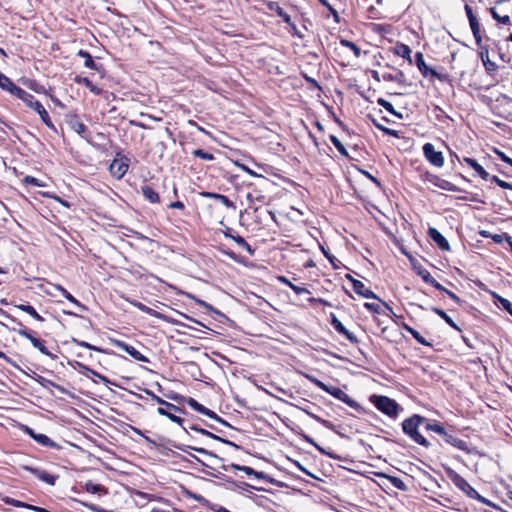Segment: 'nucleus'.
Here are the masks:
<instances>
[{
    "label": "nucleus",
    "mask_w": 512,
    "mask_h": 512,
    "mask_svg": "<svg viewBox=\"0 0 512 512\" xmlns=\"http://www.w3.org/2000/svg\"><path fill=\"white\" fill-rule=\"evenodd\" d=\"M275 8H274V4H271L270 5V8L275 10L277 15L280 16L284 22L286 23H290L291 22V17L277 4H275Z\"/></svg>",
    "instance_id": "38"
},
{
    "label": "nucleus",
    "mask_w": 512,
    "mask_h": 512,
    "mask_svg": "<svg viewBox=\"0 0 512 512\" xmlns=\"http://www.w3.org/2000/svg\"><path fill=\"white\" fill-rule=\"evenodd\" d=\"M36 442L39 444L46 446V447H54L55 443L45 434L37 433L35 439Z\"/></svg>",
    "instance_id": "31"
},
{
    "label": "nucleus",
    "mask_w": 512,
    "mask_h": 512,
    "mask_svg": "<svg viewBox=\"0 0 512 512\" xmlns=\"http://www.w3.org/2000/svg\"><path fill=\"white\" fill-rule=\"evenodd\" d=\"M280 280L287 284L296 294L300 295L303 293H308V290L305 287L297 286L292 284L289 280H287L285 277H281Z\"/></svg>",
    "instance_id": "35"
},
{
    "label": "nucleus",
    "mask_w": 512,
    "mask_h": 512,
    "mask_svg": "<svg viewBox=\"0 0 512 512\" xmlns=\"http://www.w3.org/2000/svg\"><path fill=\"white\" fill-rule=\"evenodd\" d=\"M23 181H24V183L29 184V185H34V186H38V187L45 186L44 182H42L41 180H39L33 176H26Z\"/></svg>",
    "instance_id": "40"
},
{
    "label": "nucleus",
    "mask_w": 512,
    "mask_h": 512,
    "mask_svg": "<svg viewBox=\"0 0 512 512\" xmlns=\"http://www.w3.org/2000/svg\"><path fill=\"white\" fill-rule=\"evenodd\" d=\"M445 292H446V293H447V295H448L451 299H453L454 301H456V302H459V301H460L459 297H458L456 294H454L453 292H450V291H448V290H446Z\"/></svg>",
    "instance_id": "61"
},
{
    "label": "nucleus",
    "mask_w": 512,
    "mask_h": 512,
    "mask_svg": "<svg viewBox=\"0 0 512 512\" xmlns=\"http://www.w3.org/2000/svg\"><path fill=\"white\" fill-rule=\"evenodd\" d=\"M415 59H416V65L418 67V69L421 71V73L424 75V76H427L429 73L435 77L438 76V73L432 69V68H429L426 63H425V60H424V56L421 52H417L416 55H415Z\"/></svg>",
    "instance_id": "16"
},
{
    "label": "nucleus",
    "mask_w": 512,
    "mask_h": 512,
    "mask_svg": "<svg viewBox=\"0 0 512 512\" xmlns=\"http://www.w3.org/2000/svg\"><path fill=\"white\" fill-rule=\"evenodd\" d=\"M232 466L235 469H238V470H241V471L245 472L247 475H254L257 478H262L264 476L263 472L255 471L254 469H252V468H250L248 466H240V465H237V464H233Z\"/></svg>",
    "instance_id": "30"
},
{
    "label": "nucleus",
    "mask_w": 512,
    "mask_h": 512,
    "mask_svg": "<svg viewBox=\"0 0 512 512\" xmlns=\"http://www.w3.org/2000/svg\"><path fill=\"white\" fill-rule=\"evenodd\" d=\"M195 430L199 431L201 434L203 435H206V436H209L211 438H214V439H217V440H222L220 437L212 434L211 432L207 431V430H204V429H197V428H194Z\"/></svg>",
    "instance_id": "53"
},
{
    "label": "nucleus",
    "mask_w": 512,
    "mask_h": 512,
    "mask_svg": "<svg viewBox=\"0 0 512 512\" xmlns=\"http://www.w3.org/2000/svg\"><path fill=\"white\" fill-rule=\"evenodd\" d=\"M188 296H189L190 298L194 299V300H195L199 305H201V306H203V307H205V308H207V309H210V308H211V306H210L209 304H207L205 301L200 300V299H196L194 296H191L190 294H188Z\"/></svg>",
    "instance_id": "54"
},
{
    "label": "nucleus",
    "mask_w": 512,
    "mask_h": 512,
    "mask_svg": "<svg viewBox=\"0 0 512 512\" xmlns=\"http://www.w3.org/2000/svg\"><path fill=\"white\" fill-rule=\"evenodd\" d=\"M469 24H470V28L473 33V36L475 38L476 44L478 46H481L482 37H481V33H480V24H479L478 20L474 21L472 23H469Z\"/></svg>",
    "instance_id": "27"
},
{
    "label": "nucleus",
    "mask_w": 512,
    "mask_h": 512,
    "mask_svg": "<svg viewBox=\"0 0 512 512\" xmlns=\"http://www.w3.org/2000/svg\"><path fill=\"white\" fill-rule=\"evenodd\" d=\"M479 47H480L479 57H480L481 61L488 59L489 58L488 47L482 46V45Z\"/></svg>",
    "instance_id": "47"
},
{
    "label": "nucleus",
    "mask_w": 512,
    "mask_h": 512,
    "mask_svg": "<svg viewBox=\"0 0 512 512\" xmlns=\"http://www.w3.org/2000/svg\"><path fill=\"white\" fill-rule=\"evenodd\" d=\"M493 297L496 300L495 303L498 306H502L512 316V303L508 299L503 298L495 293H493Z\"/></svg>",
    "instance_id": "25"
},
{
    "label": "nucleus",
    "mask_w": 512,
    "mask_h": 512,
    "mask_svg": "<svg viewBox=\"0 0 512 512\" xmlns=\"http://www.w3.org/2000/svg\"><path fill=\"white\" fill-rule=\"evenodd\" d=\"M433 311L437 315H439L449 326H451L454 329L459 330L456 323L452 320V318L450 316L447 315V313L445 311H443L442 309H439V308H433Z\"/></svg>",
    "instance_id": "28"
},
{
    "label": "nucleus",
    "mask_w": 512,
    "mask_h": 512,
    "mask_svg": "<svg viewBox=\"0 0 512 512\" xmlns=\"http://www.w3.org/2000/svg\"><path fill=\"white\" fill-rule=\"evenodd\" d=\"M448 475L451 481L454 483V485L457 486L460 490L465 492L470 497L477 498L484 502V499L462 476H460L458 473L454 471H449Z\"/></svg>",
    "instance_id": "5"
},
{
    "label": "nucleus",
    "mask_w": 512,
    "mask_h": 512,
    "mask_svg": "<svg viewBox=\"0 0 512 512\" xmlns=\"http://www.w3.org/2000/svg\"><path fill=\"white\" fill-rule=\"evenodd\" d=\"M425 418L414 415L409 419H406L403 424V431L409 435L416 443L428 446L427 440L418 432V427L423 426Z\"/></svg>",
    "instance_id": "2"
},
{
    "label": "nucleus",
    "mask_w": 512,
    "mask_h": 512,
    "mask_svg": "<svg viewBox=\"0 0 512 512\" xmlns=\"http://www.w3.org/2000/svg\"><path fill=\"white\" fill-rule=\"evenodd\" d=\"M492 17L498 21L499 23H502L504 25L510 24V17L508 15L501 16L497 13V11L494 8L490 9Z\"/></svg>",
    "instance_id": "36"
},
{
    "label": "nucleus",
    "mask_w": 512,
    "mask_h": 512,
    "mask_svg": "<svg viewBox=\"0 0 512 512\" xmlns=\"http://www.w3.org/2000/svg\"><path fill=\"white\" fill-rule=\"evenodd\" d=\"M332 325L335 328L336 331H338L340 334L344 335L347 339L354 341L355 337L353 334H351L345 326L342 324L340 320H338L336 317H333L332 319Z\"/></svg>",
    "instance_id": "21"
},
{
    "label": "nucleus",
    "mask_w": 512,
    "mask_h": 512,
    "mask_svg": "<svg viewBox=\"0 0 512 512\" xmlns=\"http://www.w3.org/2000/svg\"><path fill=\"white\" fill-rule=\"evenodd\" d=\"M151 395H152V398H153L157 403H159V404H161V405L166 406V408H168L169 410H173V411H179V410H180L176 405H174V404H172V403H169V402H167V401L163 400L162 398H160V397H158V396H156V395H154V394H151Z\"/></svg>",
    "instance_id": "39"
},
{
    "label": "nucleus",
    "mask_w": 512,
    "mask_h": 512,
    "mask_svg": "<svg viewBox=\"0 0 512 512\" xmlns=\"http://www.w3.org/2000/svg\"><path fill=\"white\" fill-rule=\"evenodd\" d=\"M187 403L193 410L220 421V418L213 411L198 403L195 399L190 398Z\"/></svg>",
    "instance_id": "15"
},
{
    "label": "nucleus",
    "mask_w": 512,
    "mask_h": 512,
    "mask_svg": "<svg viewBox=\"0 0 512 512\" xmlns=\"http://www.w3.org/2000/svg\"><path fill=\"white\" fill-rule=\"evenodd\" d=\"M431 284L438 290L440 291H446V289L440 284L438 283L435 279L433 281H431Z\"/></svg>",
    "instance_id": "60"
},
{
    "label": "nucleus",
    "mask_w": 512,
    "mask_h": 512,
    "mask_svg": "<svg viewBox=\"0 0 512 512\" xmlns=\"http://www.w3.org/2000/svg\"><path fill=\"white\" fill-rule=\"evenodd\" d=\"M111 343L120 348L121 350L128 353L131 357H133L135 360L140 362H149V359L144 356L142 353H140L137 349H135L133 346L128 345L127 343L117 340V339H111Z\"/></svg>",
    "instance_id": "8"
},
{
    "label": "nucleus",
    "mask_w": 512,
    "mask_h": 512,
    "mask_svg": "<svg viewBox=\"0 0 512 512\" xmlns=\"http://www.w3.org/2000/svg\"><path fill=\"white\" fill-rule=\"evenodd\" d=\"M77 82L87 87L92 93L96 95H99L102 92V89L95 86L88 78H80L77 80Z\"/></svg>",
    "instance_id": "29"
},
{
    "label": "nucleus",
    "mask_w": 512,
    "mask_h": 512,
    "mask_svg": "<svg viewBox=\"0 0 512 512\" xmlns=\"http://www.w3.org/2000/svg\"><path fill=\"white\" fill-rule=\"evenodd\" d=\"M330 140L333 143V145L335 146V148L338 150L339 153H341L342 155H345V156L348 154L346 148L344 147V145L341 143V141L336 136L331 135Z\"/></svg>",
    "instance_id": "37"
},
{
    "label": "nucleus",
    "mask_w": 512,
    "mask_h": 512,
    "mask_svg": "<svg viewBox=\"0 0 512 512\" xmlns=\"http://www.w3.org/2000/svg\"><path fill=\"white\" fill-rule=\"evenodd\" d=\"M482 63L488 73L494 72L497 69L496 63L491 61L490 58L482 61Z\"/></svg>",
    "instance_id": "44"
},
{
    "label": "nucleus",
    "mask_w": 512,
    "mask_h": 512,
    "mask_svg": "<svg viewBox=\"0 0 512 512\" xmlns=\"http://www.w3.org/2000/svg\"><path fill=\"white\" fill-rule=\"evenodd\" d=\"M507 237L506 234H495L492 236V239L495 243H502L504 239L507 240Z\"/></svg>",
    "instance_id": "50"
},
{
    "label": "nucleus",
    "mask_w": 512,
    "mask_h": 512,
    "mask_svg": "<svg viewBox=\"0 0 512 512\" xmlns=\"http://www.w3.org/2000/svg\"><path fill=\"white\" fill-rule=\"evenodd\" d=\"M78 345L81 346V347H84V348H87V349H92V350H96V351H101L99 348L89 344L88 342H85V341H80L78 342Z\"/></svg>",
    "instance_id": "52"
},
{
    "label": "nucleus",
    "mask_w": 512,
    "mask_h": 512,
    "mask_svg": "<svg viewBox=\"0 0 512 512\" xmlns=\"http://www.w3.org/2000/svg\"><path fill=\"white\" fill-rule=\"evenodd\" d=\"M351 50L354 52L356 57H359L361 54V50L358 46L354 45V47L351 48Z\"/></svg>",
    "instance_id": "63"
},
{
    "label": "nucleus",
    "mask_w": 512,
    "mask_h": 512,
    "mask_svg": "<svg viewBox=\"0 0 512 512\" xmlns=\"http://www.w3.org/2000/svg\"><path fill=\"white\" fill-rule=\"evenodd\" d=\"M394 53L399 56V57H402L404 59H407L409 61V63L411 64L412 63V59H411V49L409 48V46L405 45V44H402V43H399L395 46L394 48Z\"/></svg>",
    "instance_id": "20"
},
{
    "label": "nucleus",
    "mask_w": 512,
    "mask_h": 512,
    "mask_svg": "<svg viewBox=\"0 0 512 512\" xmlns=\"http://www.w3.org/2000/svg\"><path fill=\"white\" fill-rule=\"evenodd\" d=\"M5 502L7 504H10V505H13V506H16V507H23V508L34 510V511H37V512H47L44 508L33 506V505H30V504H26L24 502H21L19 500H15V499H11V498L5 499Z\"/></svg>",
    "instance_id": "22"
},
{
    "label": "nucleus",
    "mask_w": 512,
    "mask_h": 512,
    "mask_svg": "<svg viewBox=\"0 0 512 512\" xmlns=\"http://www.w3.org/2000/svg\"><path fill=\"white\" fill-rule=\"evenodd\" d=\"M130 303H131L134 307H136V308H138L139 310H141L142 312H145V313H147V314H149V315H151V316H154V317H156V318H162V315H161L159 312H157V311H155V310H153V309L149 308L148 306H146V305L142 304L141 302H138V301L133 300V301H130Z\"/></svg>",
    "instance_id": "24"
},
{
    "label": "nucleus",
    "mask_w": 512,
    "mask_h": 512,
    "mask_svg": "<svg viewBox=\"0 0 512 512\" xmlns=\"http://www.w3.org/2000/svg\"><path fill=\"white\" fill-rule=\"evenodd\" d=\"M377 300L379 301L378 303L367 302L364 304V306L368 310L378 313V314H386L385 310H387L390 313H393L392 308L386 302L381 301L379 298Z\"/></svg>",
    "instance_id": "17"
},
{
    "label": "nucleus",
    "mask_w": 512,
    "mask_h": 512,
    "mask_svg": "<svg viewBox=\"0 0 512 512\" xmlns=\"http://www.w3.org/2000/svg\"><path fill=\"white\" fill-rule=\"evenodd\" d=\"M74 129L78 134H82L85 132L86 126L83 123L78 122L74 125Z\"/></svg>",
    "instance_id": "51"
},
{
    "label": "nucleus",
    "mask_w": 512,
    "mask_h": 512,
    "mask_svg": "<svg viewBox=\"0 0 512 512\" xmlns=\"http://www.w3.org/2000/svg\"><path fill=\"white\" fill-rule=\"evenodd\" d=\"M19 334L28 339L33 345V347L37 348L42 354L52 357V354L47 350L43 342L38 338L34 337L33 335H31V333L28 332L26 329L20 330Z\"/></svg>",
    "instance_id": "12"
},
{
    "label": "nucleus",
    "mask_w": 512,
    "mask_h": 512,
    "mask_svg": "<svg viewBox=\"0 0 512 512\" xmlns=\"http://www.w3.org/2000/svg\"><path fill=\"white\" fill-rule=\"evenodd\" d=\"M157 412L160 414V415H163V416H166L168 417L171 421L175 422V423H178V424H181L182 423V419L179 417V416H176L174 415L173 413L169 412L168 411V408L165 409V408H162V407H159L157 409Z\"/></svg>",
    "instance_id": "32"
},
{
    "label": "nucleus",
    "mask_w": 512,
    "mask_h": 512,
    "mask_svg": "<svg viewBox=\"0 0 512 512\" xmlns=\"http://www.w3.org/2000/svg\"><path fill=\"white\" fill-rule=\"evenodd\" d=\"M347 277L352 281L353 290L357 294L363 296L364 298L378 299L377 295L372 290L367 288L363 282L356 280L350 276Z\"/></svg>",
    "instance_id": "11"
},
{
    "label": "nucleus",
    "mask_w": 512,
    "mask_h": 512,
    "mask_svg": "<svg viewBox=\"0 0 512 512\" xmlns=\"http://www.w3.org/2000/svg\"><path fill=\"white\" fill-rule=\"evenodd\" d=\"M56 288L62 293V295L68 300L70 301L71 303L83 308V306L79 303V301L74 297L72 296L65 288H63L62 286L58 285L56 286Z\"/></svg>",
    "instance_id": "34"
},
{
    "label": "nucleus",
    "mask_w": 512,
    "mask_h": 512,
    "mask_svg": "<svg viewBox=\"0 0 512 512\" xmlns=\"http://www.w3.org/2000/svg\"><path fill=\"white\" fill-rule=\"evenodd\" d=\"M426 181L432 183L434 186L446 190V191H457V187L451 182L442 179L434 174L426 173L425 174Z\"/></svg>",
    "instance_id": "9"
},
{
    "label": "nucleus",
    "mask_w": 512,
    "mask_h": 512,
    "mask_svg": "<svg viewBox=\"0 0 512 512\" xmlns=\"http://www.w3.org/2000/svg\"><path fill=\"white\" fill-rule=\"evenodd\" d=\"M110 172L117 179H121L128 170V164L123 159H114L110 164Z\"/></svg>",
    "instance_id": "10"
},
{
    "label": "nucleus",
    "mask_w": 512,
    "mask_h": 512,
    "mask_svg": "<svg viewBox=\"0 0 512 512\" xmlns=\"http://www.w3.org/2000/svg\"><path fill=\"white\" fill-rule=\"evenodd\" d=\"M341 44H342L343 46H345V47L350 48V49H351L352 47H354V45H355L353 42L348 41V40H342V41H341Z\"/></svg>",
    "instance_id": "62"
},
{
    "label": "nucleus",
    "mask_w": 512,
    "mask_h": 512,
    "mask_svg": "<svg viewBox=\"0 0 512 512\" xmlns=\"http://www.w3.org/2000/svg\"><path fill=\"white\" fill-rule=\"evenodd\" d=\"M423 427L427 430V431H434L440 435H444L445 436V440L449 443H452L453 445H456L460 448H462L461 445H463V447L465 446V442H462L460 440H457V439H454L452 436H448L445 432V429L442 425H440L439 423L437 422H429L427 419H425V422L423 424Z\"/></svg>",
    "instance_id": "7"
},
{
    "label": "nucleus",
    "mask_w": 512,
    "mask_h": 512,
    "mask_svg": "<svg viewBox=\"0 0 512 512\" xmlns=\"http://www.w3.org/2000/svg\"><path fill=\"white\" fill-rule=\"evenodd\" d=\"M210 195L212 197L218 199L225 206L234 208L233 203L226 196L220 195V194H210Z\"/></svg>",
    "instance_id": "43"
},
{
    "label": "nucleus",
    "mask_w": 512,
    "mask_h": 512,
    "mask_svg": "<svg viewBox=\"0 0 512 512\" xmlns=\"http://www.w3.org/2000/svg\"><path fill=\"white\" fill-rule=\"evenodd\" d=\"M85 489L87 492H90V493H97V492H100V491H103V487L99 484H94L92 482H88L85 484Z\"/></svg>",
    "instance_id": "41"
},
{
    "label": "nucleus",
    "mask_w": 512,
    "mask_h": 512,
    "mask_svg": "<svg viewBox=\"0 0 512 512\" xmlns=\"http://www.w3.org/2000/svg\"><path fill=\"white\" fill-rule=\"evenodd\" d=\"M498 186L504 189H512V183H508L506 181L500 180Z\"/></svg>",
    "instance_id": "59"
},
{
    "label": "nucleus",
    "mask_w": 512,
    "mask_h": 512,
    "mask_svg": "<svg viewBox=\"0 0 512 512\" xmlns=\"http://www.w3.org/2000/svg\"><path fill=\"white\" fill-rule=\"evenodd\" d=\"M170 208H175V209H183L184 208V204L180 201H176V202H172L170 205H169Z\"/></svg>",
    "instance_id": "57"
},
{
    "label": "nucleus",
    "mask_w": 512,
    "mask_h": 512,
    "mask_svg": "<svg viewBox=\"0 0 512 512\" xmlns=\"http://www.w3.org/2000/svg\"><path fill=\"white\" fill-rule=\"evenodd\" d=\"M374 404L381 412L388 416L395 417L398 414V404L386 396H373Z\"/></svg>",
    "instance_id": "4"
},
{
    "label": "nucleus",
    "mask_w": 512,
    "mask_h": 512,
    "mask_svg": "<svg viewBox=\"0 0 512 512\" xmlns=\"http://www.w3.org/2000/svg\"><path fill=\"white\" fill-rule=\"evenodd\" d=\"M428 235L441 250L448 251L450 249L448 241L436 228H429Z\"/></svg>",
    "instance_id": "13"
},
{
    "label": "nucleus",
    "mask_w": 512,
    "mask_h": 512,
    "mask_svg": "<svg viewBox=\"0 0 512 512\" xmlns=\"http://www.w3.org/2000/svg\"><path fill=\"white\" fill-rule=\"evenodd\" d=\"M479 176L484 179V180H488L489 179V173L480 165L478 166V168L475 170Z\"/></svg>",
    "instance_id": "49"
},
{
    "label": "nucleus",
    "mask_w": 512,
    "mask_h": 512,
    "mask_svg": "<svg viewBox=\"0 0 512 512\" xmlns=\"http://www.w3.org/2000/svg\"><path fill=\"white\" fill-rule=\"evenodd\" d=\"M0 87L9 91L12 95H16V90L21 88L16 86L7 76L0 72Z\"/></svg>",
    "instance_id": "19"
},
{
    "label": "nucleus",
    "mask_w": 512,
    "mask_h": 512,
    "mask_svg": "<svg viewBox=\"0 0 512 512\" xmlns=\"http://www.w3.org/2000/svg\"><path fill=\"white\" fill-rule=\"evenodd\" d=\"M465 12L468 17L469 23L477 21V18L474 16L472 8L469 5H465Z\"/></svg>",
    "instance_id": "48"
},
{
    "label": "nucleus",
    "mask_w": 512,
    "mask_h": 512,
    "mask_svg": "<svg viewBox=\"0 0 512 512\" xmlns=\"http://www.w3.org/2000/svg\"><path fill=\"white\" fill-rule=\"evenodd\" d=\"M378 104L380 106H382L383 108H385L388 112L392 113V114H395V111L393 109V106L390 102H388L387 100L383 99V98H379L378 99Z\"/></svg>",
    "instance_id": "45"
},
{
    "label": "nucleus",
    "mask_w": 512,
    "mask_h": 512,
    "mask_svg": "<svg viewBox=\"0 0 512 512\" xmlns=\"http://www.w3.org/2000/svg\"><path fill=\"white\" fill-rule=\"evenodd\" d=\"M475 161L476 160L472 159V158H468V157L464 158V162L467 163L470 167H472V165L474 164Z\"/></svg>",
    "instance_id": "64"
},
{
    "label": "nucleus",
    "mask_w": 512,
    "mask_h": 512,
    "mask_svg": "<svg viewBox=\"0 0 512 512\" xmlns=\"http://www.w3.org/2000/svg\"><path fill=\"white\" fill-rule=\"evenodd\" d=\"M25 470L33 473L36 477H38L41 481L49 484V485H54L55 484V480L56 478L47 473L46 471H43V470H40V469H37V468H33V467H29V466H25L24 467Z\"/></svg>",
    "instance_id": "14"
},
{
    "label": "nucleus",
    "mask_w": 512,
    "mask_h": 512,
    "mask_svg": "<svg viewBox=\"0 0 512 512\" xmlns=\"http://www.w3.org/2000/svg\"><path fill=\"white\" fill-rule=\"evenodd\" d=\"M404 329L406 331H408L413 336V338L417 342H419L420 344L426 345V346H431V344L429 342H427L425 340V338L417 330H415L414 328H412V327H410L408 325H404Z\"/></svg>",
    "instance_id": "26"
},
{
    "label": "nucleus",
    "mask_w": 512,
    "mask_h": 512,
    "mask_svg": "<svg viewBox=\"0 0 512 512\" xmlns=\"http://www.w3.org/2000/svg\"><path fill=\"white\" fill-rule=\"evenodd\" d=\"M307 379L313 383L315 386L320 388L321 390L329 393L336 399L346 403L352 408H357L359 405L358 403L353 400L347 393H345L342 389L335 387V386H328L324 382L320 381L319 379L313 377V376H307Z\"/></svg>",
    "instance_id": "1"
},
{
    "label": "nucleus",
    "mask_w": 512,
    "mask_h": 512,
    "mask_svg": "<svg viewBox=\"0 0 512 512\" xmlns=\"http://www.w3.org/2000/svg\"><path fill=\"white\" fill-rule=\"evenodd\" d=\"M195 451H197L198 453H201V454H204V455H207L209 457H216L214 454L208 452L206 449L204 448H194Z\"/></svg>",
    "instance_id": "56"
},
{
    "label": "nucleus",
    "mask_w": 512,
    "mask_h": 512,
    "mask_svg": "<svg viewBox=\"0 0 512 512\" xmlns=\"http://www.w3.org/2000/svg\"><path fill=\"white\" fill-rule=\"evenodd\" d=\"M234 239L239 246H241V247L245 248L246 250H248L249 252H251L250 245L246 242V240L244 238H242L241 236H237Z\"/></svg>",
    "instance_id": "46"
},
{
    "label": "nucleus",
    "mask_w": 512,
    "mask_h": 512,
    "mask_svg": "<svg viewBox=\"0 0 512 512\" xmlns=\"http://www.w3.org/2000/svg\"><path fill=\"white\" fill-rule=\"evenodd\" d=\"M423 154L427 161H429L433 166L442 167L444 165V156L442 152L436 151L433 144H424Z\"/></svg>",
    "instance_id": "6"
},
{
    "label": "nucleus",
    "mask_w": 512,
    "mask_h": 512,
    "mask_svg": "<svg viewBox=\"0 0 512 512\" xmlns=\"http://www.w3.org/2000/svg\"><path fill=\"white\" fill-rule=\"evenodd\" d=\"M23 430H24V432H25V433H27L30 437H32L33 439H35V437H36L37 433H35V432L33 431V429H31V428H30V427H28V426H24V427H23Z\"/></svg>",
    "instance_id": "55"
},
{
    "label": "nucleus",
    "mask_w": 512,
    "mask_h": 512,
    "mask_svg": "<svg viewBox=\"0 0 512 512\" xmlns=\"http://www.w3.org/2000/svg\"><path fill=\"white\" fill-rule=\"evenodd\" d=\"M16 308L29 314L37 321H40V322L44 321L43 317L40 314H38L37 311L34 309V307H32L31 305L19 304V305H16Z\"/></svg>",
    "instance_id": "23"
},
{
    "label": "nucleus",
    "mask_w": 512,
    "mask_h": 512,
    "mask_svg": "<svg viewBox=\"0 0 512 512\" xmlns=\"http://www.w3.org/2000/svg\"><path fill=\"white\" fill-rule=\"evenodd\" d=\"M421 276L422 278L424 279V281L428 282L431 284V281L434 280L433 277H431L430 273L429 272H425V273H421Z\"/></svg>",
    "instance_id": "58"
},
{
    "label": "nucleus",
    "mask_w": 512,
    "mask_h": 512,
    "mask_svg": "<svg viewBox=\"0 0 512 512\" xmlns=\"http://www.w3.org/2000/svg\"><path fill=\"white\" fill-rule=\"evenodd\" d=\"M194 155L200 159H203V160H207V161H210V160H213L214 157L212 154L210 153H207L201 149H197L194 151Z\"/></svg>",
    "instance_id": "42"
},
{
    "label": "nucleus",
    "mask_w": 512,
    "mask_h": 512,
    "mask_svg": "<svg viewBox=\"0 0 512 512\" xmlns=\"http://www.w3.org/2000/svg\"><path fill=\"white\" fill-rule=\"evenodd\" d=\"M15 96L18 97L19 99H21L24 103H26L27 106H29L30 108L35 110L39 114L42 121L48 127H53V124L50 120L48 112L46 111V109L43 107V105L40 102L35 100L33 95H31L30 93H28L27 91H25L23 89H20V90H16Z\"/></svg>",
    "instance_id": "3"
},
{
    "label": "nucleus",
    "mask_w": 512,
    "mask_h": 512,
    "mask_svg": "<svg viewBox=\"0 0 512 512\" xmlns=\"http://www.w3.org/2000/svg\"><path fill=\"white\" fill-rule=\"evenodd\" d=\"M141 191L144 198L148 200L150 203H159V194L151 186L144 185L141 187Z\"/></svg>",
    "instance_id": "18"
},
{
    "label": "nucleus",
    "mask_w": 512,
    "mask_h": 512,
    "mask_svg": "<svg viewBox=\"0 0 512 512\" xmlns=\"http://www.w3.org/2000/svg\"><path fill=\"white\" fill-rule=\"evenodd\" d=\"M78 55L85 59V62H84L85 67L90 68V69H94L95 68V62H94V60L92 59L91 55L88 52L80 50L78 52Z\"/></svg>",
    "instance_id": "33"
}]
</instances>
